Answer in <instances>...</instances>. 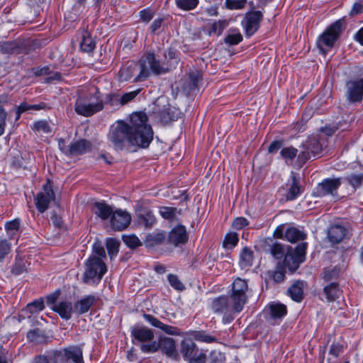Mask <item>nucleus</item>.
I'll return each mask as SVG.
<instances>
[{
  "label": "nucleus",
  "instance_id": "1",
  "mask_svg": "<svg viewBox=\"0 0 363 363\" xmlns=\"http://www.w3.org/2000/svg\"><path fill=\"white\" fill-rule=\"evenodd\" d=\"M148 117L144 112L133 113L130 117V146L147 147L153 139V130L147 123Z\"/></svg>",
  "mask_w": 363,
  "mask_h": 363
},
{
  "label": "nucleus",
  "instance_id": "2",
  "mask_svg": "<svg viewBox=\"0 0 363 363\" xmlns=\"http://www.w3.org/2000/svg\"><path fill=\"white\" fill-rule=\"evenodd\" d=\"M104 103L99 89L95 88L94 92L79 96L74 103V111L80 116L90 117L102 111Z\"/></svg>",
  "mask_w": 363,
  "mask_h": 363
},
{
  "label": "nucleus",
  "instance_id": "3",
  "mask_svg": "<svg viewBox=\"0 0 363 363\" xmlns=\"http://www.w3.org/2000/svg\"><path fill=\"white\" fill-rule=\"evenodd\" d=\"M211 309L215 313L223 314V324L230 323L243 308L237 305L229 296H220L213 299Z\"/></svg>",
  "mask_w": 363,
  "mask_h": 363
},
{
  "label": "nucleus",
  "instance_id": "4",
  "mask_svg": "<svg viewBox=\"0 0 363 363\" xmlns=\"http://www.w3.org/2000/svg\"><path fill=\"white\" fill-rule=\"evenodd\" d=\"M150 71L155 75L168 72V68L163 62H160L155 57L154 53H147L139 61V73L134 79L133 82L145 81L150 74Z\"/></svg>",
  "mask_w": 363,
  "mask_h": 363
},
{
  "label": "nucleus",
  "instance_id": "5",
  "mask_svg": "<svg viewBox=\"0 0 363 363\" xmlns=\"http://www.w3.org/2000/svg\"><path fill=\"white\" fill-rule=\"evenodd\" d=\"M106 272L104 262L95 255H91L84 262L82 281L87 284L99 283Z\"/></svg>",
  "mask_w": 363,
  "mask_h": 363
},
{
  "label": "nucleus",
  "instance_id": "6",
  "mask_svg": "<svg viewBox=\"0 0 363 363\" xmlns=\"http://www.w3.org/2000/svg\"><path fill=\"white\" fill-rule=\"evenodd\" d=\"M344 18H340L331 24L318 38L317 46L323 54L331 49L344 30Z\"/></svg>",
  "mask_w": 363,
  "mask_h": 363
},
{
  "label": "nucleus",
  "instance_id": "7",
  "mask_svg": "<svg viewBox=\"0 0 363 363\" xmlns=\"http://www.w3.org/2000/svg\"><path fill=\"white\" fill-rule=\"evenodd\" d=\"M129 138V123L122 121H118L116 126L112 128L108 135V140L117 150H121L130 146Z\"/></svg>",
  "mask_w": 363,
  "mask_h": 363
},
{
  "label": "nucleus",
  "instance_id": "8",
  "mask_svg": "<svg viewBox=\"0 0 363 363\" xmlns=\"http://www.w3.org/2000/svg\"><path fill=\"white\" fill-rule=\"evenodd\" d=\"M140 348L143 353H154L161 349L169 357L176 358L177 356L174 340L165 336H160L158 341L142 344Z\"/></svg>",
  "mask_w": 363,
  "mask_h": 363
},
{
  "label": "nucleus",
  "instance_id": "9",
  "mask_svg": "<svg viewBox=\"0 0 363 363\" xmlns=\"http://www.w3.org/2000/svg\"><path fill=\"white\" fill-rule=\"evenodd\" d=\"M52 358L54 363H84L82 349L77 345L54 351Z\"/></svg>",
  "mask_w": 363,
  "mask_h": 363
},
{
  "label": "nucleus",
  "instance_id": "10",
  "mask_svg": "<svg viewBox=\"0 0 363 363\" xmlns=\"http://www.w3.org/2000/svg\"><path fill=\"white\" fill-rule=\"evenodd\" d=\"M302 148L297 159L300 166L303 165L311 156H319L323 151V144L317 136H311L302 143Z\"/></svg>",
  "mask_w": 363,
  "mask_h": 363
},
{
  "label": "nucleus",
  "instance_id": "11",
  "mask_svg": "<svg viewBox=\"0 0 363 363\" xmlns=\"http://www.w3.org/2000/svg\"><path fill=\"white\" fill-rule=\"evenodd\" d=\"M307 245V242H301L294 249L291 247L287 249L284 263L290 271H296L299 267L300 264L305 261Z\"/></svg>",
  "mask_w": 363,
  "mask_h": 363
},
{
  "label": "nucleus",
  "instance_id": "12",
  "mask_svg": "<svg viewBox=\"0 0 363 363\" xmlns=\"http://www.w3.org/2000/svg\"><path fill=\"white\" fill-rule=\"evenodd\" d=\"M181 353L188 363H205L206 361V354L200 350L191 340L182 342Z\"/></svg>",
  "mask_w": 363,
  "mask_h": 363
},
{
  "label": "nucleus",
  "instance_id": "13",
  "mask_svg": "<svg viewBox=\"0 0 363 363\" xmlns=\"http://www.w3.org/2000/svg\"><path fill=\"white\" fill-rule=\"evenodd\" d=\"M345 98L350 104L363 100V79L349 80L345 83Z\"/></svg>",
  "mask_w": 363,
  "mask_h": 363
},
{
  "label": "nucleus",
  "instance_id": "14",
  "mask_svg": "<svg viewBox=\"0 0 363 363\" xmlns=\"http://www.w3.org/2000/svg\"><path fill=\"white\" fill-rule=\"evenodd\" d=\"M248 290L247 281L238 277L232 284V292L229 296L237 303V305L243 308L247 303Z\"/></svg>",
  "mask_w": 363,
  "mask_h": 363
},
{
  "label": "nucleus",
  "instance_id": "15",
  "mask_svg": "<svg viewBox=\"0 0 363 363\" xmlns=\"http://www.w3.org/2000/svg\"><path fill=\"white\" fill-rule=\"evenodd\" d=\"M262 20L263 13L262 11H251L247 12L242 21L246 36L250 37L255 34L259 29Z\"/></svg>",
  "mask_w": 363,
  "mask_h": 363
},
{
  "label": "nucleus",
  "instance_id": "16",
  "mask_svg": "<svg viewBox=\"0 0 363 363\" xmlns=\"http://www.w3.org/2000/svg\"><path fill=\"white\" fill-rule=\"evenodd\" d=\"M55 199V193L49 180L43 185V191L39 192L35 198V203L37 209L40 213H44L49 207L51 201Z\"/></svg>",
  "mask_w": 363,
  "mask_h": 363
},
{
  "label": "nucleus",
  "instance_id": "17",
  "mask_svg": "<svg viewBox=\"0 0 363 363\" xmlns=\"http://www.w3.org/2000/svg\"><path fill=\"white\" fill-rule=\"evenodd\" d=\"M342 182L340 178H327L319 183L315 188V194L323 197L327 195L335 196Z\"/></svg>",
  "mask_w": 363,
  "mask_h": 363
},
{
  "label": "nucleus",
  "instance_id": "18",
  "mask_svg": "<svg viewBox=\"0 0 363 363\" xmlns=\"http://www.w3.org/2000/svg\"><path fill=\"white\" fill-rule=\"evenodd\" d=\"M131 336L133 342L136 345L138 342L142 344H147L154 342V332L152 330L140 325H135L131 329Z\"/></svg>",
  "mask_w": 363,
  "mask_h": 363
},
{
  "label": "nucleus",
  "instance_id": "19",
  "mask_svg": "<svg viewBox=\"0 0 363 363\" xmlns=\"http://www.w3.org/2000/svg\"><path fill=\"white\" fill-rule=\"evenodd\" d=\"M131 217L130 214L121 209L116 210L111 218L112 227L117 230H123L130 224Z\"/></svg>",
  "mask_w": 363,
  "mask_h": 363
},
{
  "label": "nucleus",
  "instance_id": "20",
  "mask_svg": "<svg viewBox=\"0 0 363 363\" xmlns=\"http://www.w3.org/2000/svg\"><path fill=\"white\" fill-rule=\"evenodd\" d=\"M348 233V228L345 225L341 224H334L328 228L327 236L330 242L337 244L347 238Z\"/></svg>",
  "mask_w": 363,
  "mask_h": 363
},
{
  "label": "nucleus",
  "instance_id": "21",
  "mask_svg": "<svg viewBox=\"0 0 363 363\" xmlns=\"http://www.w3.org/2000/svg\"><path fill=\"white\" fill-rule=\"evenodd\" d=\"M287 191L286 199L287 201H293L299 196L302 192L301 186L299 184L298 174L291 172L290 178L286 184Z\"/></svg>",
  "mask_w": 363,
  "mask_h": 363
},
{
  "label": "nucleus",
  "instance_id": "22",
  "mask_svg": "<svg viewBox=\"0 0 363 363\" xmlns=\"http://www.w3.org/2000/svg\"><path fill=\"white\" fill-rule=\"evenodd\" d=\"M144 319L152 326L160 329L164 333L171 335H179V329L172 325H167L161 322L159 319L152 315L143 313Z\"/></svg>",
  "mask_w": 363,
  "mask_h": 363
},
{
  "label": "nucleus",
  "instance_id": "23",
  "mask_svg": "<svg viewBox=\"0 0 363 363\" xmlns=\"http://www.w3.org/2000/svg\"><path fill=\"white\" fill-rule=\"evenodd\" d=\"M188 241V234L185 226L178 225L169 234L168 242L174 246L184 245Z\"/></svg>",
  "mask_w": 363,
  "mask_h": 363
},
{
  "label": "nucleus",
  "instance_id": "24",
  "mask_svg": "<svg viewBox=\"0 0 363 363\" xmlns=\"http://www.w3.org/2000/svg\"><path fill=\"white\" fill-rule=\"evenodd\" d=\"M96 301L94 295H86L74 303V311L78 315H83L90 310Z\"/></svg>",
  "mask_w": 363,
  "mask_h": 363
},
{
  "label": "nucleus",
  "instance_id": "25",
  "mask_svg": "<svg viewBox=\"0 0 363 363\" xmlns=\"http://www.w3.org/2000/svg\"><path fill=\"white\" fill-rule=\"evenodd\" d=\"M92 149V144L90 141L86 139H81L74 141L70 144V153L71 156H77L86 154L90 152Z\"/></svg>",
  "mask_w": 363,
  "mask_h": 363
},
{
  "label": "nucleus",
  "instance_id": "26",
  "mask_svg": "<svg viewBox=\"0 0 363 363\" xmlns=\"http://www.w3.org/2000/svg\"><path fill=\"white\" fill-rule=\"evenodd\" d=\"M51 308L57 313L60 316L65 320H69L72 318L74 311V306L68 301H62L57 302Z\"/></svg>",
  "mask_w": 363,
  "mask_h": 363
},
{
  "label": "nucleus",
  "instance_id": "27",
  "mask_svg": "<svg viewBox=\"0 0 363 363\" xmlns=\"http://www.w3.org/2000/svg\"><path fill=\"white\" fill-rule=\"evenodd\" d=\"M265 312L271 320L281 319L286 315L287 309L285 305L279 303H272L265 308Z\"/></svg>",
  "mask_w": 363,
  "mask_h": 363
},
{
  "label": "nucleus",
  "instance_id": "28",
  "mask_svg": "<svg viewBox=\"0 0 363 363\" xmlns=\"http://www.w3.org/2000/svg\"><path fill=\"white\" fill-rule=\"evenodd\" d=\"M27 338L34 345L45 344L49 341V337L45 332L40 328L29 330L27 333Z\"/></svg>",
  "mask_w": 363,
  "mask_h": 363
},
{
  "label": "nucleus",
  "instance_id": "29",
  "mask_svg": "<svg viewBox=\"0 0 363 363\" xmlns=\"http://www.w3.org/2000/svg\"><path fill=\"white\" fill-rule=\"evenodd\" d=\"M304 282L296 281L288 289L289 296L296 302L303 299Z\"/></svg>",
  "mask_w": 363,
  "mask_h": 363
},
{
  "label": "nucleus",
  "instance_id": "30",
  "mask_svg": "<svg viewBox=\"0 0 363 363\" xmlns=\"http://www.w3.org/2000/svg\"><path fill=\"white\" fill-rule=\"evenodd\" d=\"M94 211L102 220H106L111 216H112L114 211L113 208L105 202H96L94 205Z\"/></svg>",
  "mask_w": 363,
  "mask_h": 363
},
{
  "label": "nucleus",
  "instance_id": "31",
  "mask_svg": "<svg viewBox=\"0 0 363 363\" xmlns=\"http://www.w3.org/2000/svg\"><path fill=\"white\" fill-rule=\"evenodd\" d=\"M139 71V63H131L122 67L118 72V79L121 82H127L134 77L135 71Z\"/></svg>",
  "mask_w": 363,
  "mask_h": 363
},
{
  "label": "nucleus",
  "instance_id": "32",
  "mask_svg": "<svg viewBox=\"0 0 363 363\" xmlns=\"http://www.w3.org/2000/svg\"><path fill=\"white\" fill-rule=\"evenodd\" d=\"M156 222L153 212L149 209L143 210L138 215V223L147 228H151Z\"/></svg>",
  "mask_w": 363,
  "mask_h": 363
},
{
  "label": "nucleus",
  "instance_id": "33",
  "mask_svg": "<svg viewBox=\"0 0 363 363\" xmlns=\"http://www.w3.org/2000/svg\"><path fill=\"white\" fill-rule=\"evenodd\" d=\"M325 298L328 301H333L338 298L340 291L336 281H333L325 285L323 289Z\"/></svg>",
  "mask_w": 363,
  "mask_h": 363
},
{
  "label": "nucleus",
  "instance_id": "34",
  "mask_svg": "<svg viewBox=\"0 0 363 363\" xmlns=\"http://www.w3.org/2000/svg\"><path fill=\"white\" fill-rule=\"evenodd\" d=\"M95 43L90 33L87 30H84L82 33V40L80 42L81 50L84 52H90L95 48Z\"/></svg>",
  "mask_w": 363,
  "mask_h": 363
},
{
  "label": "nucleus",
  "instance_id": "35",
  "mask_svg": "<svg viewBox=\"0 0 363 363\" xmlns=\"http://www.w3.org/2000/svg\"><path fill=\"white\" fill-rule=\"evenodd\" d=\"M180 113L174 107H169L164 109L160 113V120L162 123H168L171 121H174L179 117Z\"/></svg>",
  "mask_w": 363,
  "mask_h": 363
},
{
  "label": "nucleus",
  "instance_id": "36",
  "mask_svg": "<svg viewBox=\"0 0 363 363\" xmlns=\"http://www.w3.org/2000/svg\"><path fill=\"white\" fill-rule=\"evenodd\" d=\"M253 261V252L248 247L242 249L240 255V265L242 269H247L252 266Z\"/></svg>",
  "mask_w": 363,
  "mask_h": 363
},
{
  "label": "nucleus",
  "instance_id": "37",
  "mask_svg": "<svg viewBox=\"0 0 363 363\" xmlns=\"http://www.w3.org/2000/svg\"><path fill=\"white\" fill-rule=\"evenodd\" d=\"M306 237V235L303 231L296 228H290L285 232L286 239L291 242H296L299 240H303Z\"/></svg>",
  "mask_w": 363,
  "mask_h": 363
},
{
  "label": "nucleus",
  "instance_id": "38",
  "mask_svg": "<svg viewBox=\"0 0 363 363\" xmlns=\"http://www.w3.org/2000/svg\"><path fill=\"white\" fill-rule=\"evenodd\" d=\"M165 240V235L163 233H149L146 236L145 244L147 247H151L162 243Z\"/></svg>",
  "mask_w": 363,
  "mask_h": 363
},
{
  "label": "nucleus",
  "instance_id": "39",
  "mask_svg": "<svg viewBox=\"0 0 363 363\" xmlns=\"http://www.w3.org/2000/svg\"><path fill=\"white\" fill-rule=\"evenodd\" d=\"M242 40V35L237 29H230L224 38V42L228 45H235Z\"/></svg>",
  "mask_w": 363,
  "mask_h": 363
},
{
  "label": "nucleus",
  "instance_id": "40",
  "mask_svg": "<svg viewBox=\"0 0 363 363\" xmlns=\"http://www.w3.org/2000/svg\"><path fill=\"white\" fill-rule=\"evenodd\" d=\"M280 155L286 163H291L296 157H298V150L292 146L284 147L280 152Z\"/></svg>",
  "mask_w": 363,
  "mask_h": 363
},
{
  "label": "nucleus",
  "instance_id": "41",
  "mask_svg": "<svg viewBox=\"0 0 363 363\" xmlns=\"http://www.w3.org/2000/svg\"><path fill=\"white\" fill-rule=\"evenodd\" d=\"M106 245L111 259H113L118 252L120 242L114 238H108L106 240Z\"/></svg>",
  "mask_w": 363,
  "mask_h": 363
},
{
  "label": "nucleus",
  "instance_id": "42",
  "mask_svg": "<svg viewBox=\"0 0 363 363\" xmlns=\"http://www.w3.org/2000/svg\"><path fill=\"white\" fill-rule=\"evenodd\" d=\"M347 183L352 186L354 189L359 188L363 182V173H352L345 178Z\"/></svg>",
  "mask_w": 363,
  "mask_h": 363
},
{
  "label": "nucleus",
  "instance_id": "43",
  "mask_svg": "<svg viewBox=\"0 0 363 363\" xmlns=\"http://www.w3.org/2000/svg\"><path fill=\"white\" fill-rule=\"evenodd\" d=\"M228 24L229 21L225 19L215 21L212 24L209 33L210 34L214 33L217 35H220L223 33V30L228 27Z\"/></svg>",
  "mask_w": 363,
  "mask_h": 363
},
{
  "label": "nucleus",
  "instance_id": "44",
  "mask_svg": "<svg viewBox=\"0 0 363 363\" xmlns=\"http://www.w3.org/2000/svg\"><path fill=\"white\" fill-rule=\"evenodd\" d=\"M175 3L180 9L190 11L197 6L199 0H175Z\"/></svg>",
  "mask_w": 363,
  "mask_h": 363
},
{
  "label": "nucleus",
  "instance_id": "45",
  "mask_svg": "<svg viewBox=\"0 0 363 363\" xmlns=\"http://www.w3.org/2000/svg\"><path fill=\"white\" fill-rule=\"evenodd\" d=\"M123 241L128 247L131 249H135L142 245V242L135 235H123Z\"/></svg>",
  "mask_w": 363,
  "mask_h": 363
},
{
  "label": "nucleus",
  "instance_id": "46",
  "mask_svg": "<svg viewBox=\"0 0 363 363\" xmlns=\"http://www.w3.org/2000/svg\"><path fill=\"white\" fill-rule=\"evenodd\" d=\"M49 108H50L49 106L44 102H41L38 104H28L26 102H23L22 107H21V109L23 111H40V110H46V109H49Z\"/></svg>",
  "mask_w": 363,
  "mask_h": 363
},
{
  "label": "nucleus",
  "instance_id": "47",
  "mask_svg": "<svg viewBox=\"0 0 363 363\" xmlns=\"http://www.w3.org/2000/svg\"><path fill=\"white\" fill-rule=\"evenodd\" d=\"M270 252L276 259H281L286 255L284 246L279 243L273 244L270 247Z\"/></svg>",
  "mask_w": 363,
  "mask_h": 363
},
{
  "label": "nucleus",
  "instance_id": "48",
  "mask_svg": "<svg viewBox=\"0 0 363 363\" xmlns=\"http://www.w3.org/2000/svg\"><path fill=\"white\" fill-rule=\"evenodd\" d=\"M238 242V235L236 233H228L223 241V247L228 249L234 247Z\"/></svg>",
  "mask_w": 363,
  "mask_h": 363
},
{
  "label": "nucleus",
  "instance_id": "49",
  "mask_svg": "<svg viewBox=\"0 0 363 363\" xmlns=\"http://www.w3.org/2000/svg\"><path fill=\"white\" fill-rule=\"evenodd\" d=\"M338 272L335 269H325L323 272V279L325 284L335 281Z\"/></svg>",
  "mask_w": 363,
  "mask_h": 363
},
{
  "label": "nucleus",
  "instance_id": "50",
  "mask_svg": "<svg viewBox=\"0 0 363 363\" xmlns=\"http://www.w3.org/2000/svg\"><path fill=\"white\" fill-rule=\"evenodd\" d=\"M11 243L6 239H0V262L10 253Z\"/></svg>",
  "mask_w": 363,
  "mask_h": 363
},
{
  "label": "nucleus",
  "instance_id": "51",
  "mask_svg": "<svg viewBox=\"0 0 363 363\" xmlns=\"http://www.w3.org/2000/svg\"><path fill=\"white\" fill-rule=\"evenodd\" d=\"M177 212V209L174 207L162 206L160 208V214L163 218L167 220H172Z\"/></svg>",
  "mask_w": 363,
  "mask_h": 363
},
{
  "label": "nucleus",
  "instance_id": "52",
  "mask_svg": "<svg viewBox=\"0 0 363 363\" xmlns=\"http://www.w3.org/2000/svg\"><path fill=\"white\" fill-rule=\"evenodd\" d=\"M247 4V0H225V6L230 10H238L243 9Z\"/></svg>",
  "mask_w": 363,
  "mask_h": 363
},
{
  "label": "nucleus",
  "instance_id": "53",
  "mask_svg": "<svg viewBox=\"0 0 363 363\" xmlns=\"http://www.w3.org/2000/svg\"><path fill=\"white\" fill-rule=\"evenodd\" d=\"M26 269L25 261L23 259L16 257L14 265L11 269V273L14 275H19L25 272Z\"/></svg>",
  "mask_w": 363,
  "mask_h": 363
},
{
  "label": "nucleus",
  "instance_id": "54",
  "mask_svg": "<svg viewBox=\"0 0 363 363\" xmlns=\"http://www.w3.org/2000/svg\"><path fill=\"white\" fill-rule=\"evenodd\" d=\"M167 279H168V281H169V284L171 285V286L173 287L174 289H176L177 291H180L184 290V289H185L184 285L179 280V279L178 278V277L177 275L173 274H169L167 276Z\"/></svg>",
  "mask_w": 363,
  "mask_h": 363
},
{
  "label": "nucleus",
  "instance_id": "55",
  "mask_svg": "<svg viewBox=\"0 0 363 363\" xmlns=\"http://www.w3.org/2000/svg\"><path fill=\"white\" fill-rule=\"evenodd\" d=\"M121 96L116 93H111L106 96V102L111 107L119 108L122 106L121 101L120 100Z\"/></svg>",
  "mask_w": 363,
  "mask_h": 363
},
{
  "label": "nucleus",
  "instance_id": "56",
  "mask_svg": "<svg viewBox=\"0 0 363 363\" xmlns=\"http://www.w3.org/2000/svg\"><path fill=\"white\" fill-rule=\"evenodd\" d=\"M194 337L195 340L203 342H213L216 341V337L209 335L203 331H196L194 333Z\"/></svg>",
  "mask_w": 363,
  "mask_h": 363
},
{
  "label": "nucleus",
  "instance_id": "57",
  "mask_svg": "<svg viewBox=\"0 0 363 363\" xmlns=\"http://www.w3.org/2000/svg\"><path fill=\"white\" fill-rule=\"evenodd\" d=\"M44 307L45 306L43 300H35L27 305L26 310L28 311L30 313H35L42 311Z\"/></svg>",
  "mask_w": 363,
  "mask_h": 363
},
{
  "label": "nucleus",
  "instance_id": "58",
  "mask_svg": "<svg viewBox=\"0 0 363 363\" xmlns=\"http://www.w3.org/2000/svg\"><path fill=\"white\" fill-rule=\"evenodd\" d=\"M33 128L35 130L43 133H49L51 132V128L46 121H39L35 122L33 124Z\"/></svg>",
  "mask_w": 363,
  "mask_h": 363
},
{
  "label": "nucleus",
  "instance_id": "59",
  "mask_svg": "<svg viewBox=\"0 0 363 363\" xmlns=\"http://www.w3.org/2000/svg\"><path fill=\"white\" fill-rule=\"evenodd\" d=\"M360 13H363V0L356 1L349 12V15L351 17L355 16Z\"/></svg>",
  "mask_w": 363,
  "mask_h": 363
},
{
  "label": "nucleus",
  "instance_id": "60",
  "mask_svg": "<svg viewBox=\"0 0 363 363\" xmlns=\"http://www.w3.org/2000/svg\"><path fill=\"white\" fill-rule=\"evenodd\" d=\"M249 225V221L244 217L236 218L232 224V226L235 230H241Z\"/></svg>",
  "mask_w": 363,
  "mask_h": 363
},
{
  "label": "nucleus",
  "instance_id": "61",
  "mask_svg": "<svg viewBox=\"0 0 363 363\" xmlns=\"http://www.w3.org/2000/svg\"><path fill=\"white\" fill-rule=\"evenodd\" d=\"M140 90H136L130 92L125 93L121 96L120 100L121 101L122 106L127 104L133 100L139 94Z\"/></svg>",
  "mask_w": 363,
  "mask_h": 363
},
{
  "label": "nucleus",
  "instance_id": "62",
  "mask_svg": "<svg viewBox=\"0 0 363 363\" xmlns=\"http://www.w3.org/2000/svg\"><path fill=\"white\" fill-rule=\"evenodd\" d=\"M8 113L4 108L0 107V136L4 133L6 126V118Z\"/></svg>",
  "mask_w": 363,
  "mask_h": 363
},
{
  "label": "nucleus",
  "instance_id": "63",
  "mask_svg": "<svg viewBox=\"0 0 363 363\" xmlns=\"http://www.w3.org/2000/svg\"><path fill=\"white\" fill-rule=\"evenodd\" d=\"M270 277L276 283H280L284 281L285 278L284 272L282 270H275L269 272Z\"/></svg>",
  "mask_w": 363,
  "mask_h": 363
},
{
  "label": "nucleus",
  "instance_id": "64",
  "mask_svg": "<svg viewBox=\"0 0 363 363\" xmlns=\"http://www.w3.org/2000/svg\"><path fill=\"white\" fill-rule=\"evenodd\" d=\"M91 255H95L101 259H102V258H106V257L104 247L97 243H95L93 245V254Z\"/></svg>",
  "mask_w": 363,
  "mask_h": 363
}]
</instances>
